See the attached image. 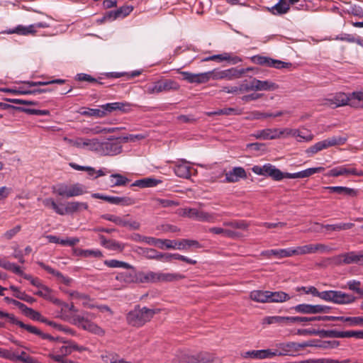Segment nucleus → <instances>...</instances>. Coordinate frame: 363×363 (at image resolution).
<instances>
[{
    "mask_svg": "<svg viewBox=\"0 0 363 363\" xmlns=\"http://www.w3.org/2000/svg\"><path fill=\"white\" fill-rule=\"evenodd\" d=\"M160 309H150L147 307L135 306L126 315L127 323L133 327H141L150 321Z\"/></svg>",
    "mask_w": 363,
    "mask_h": 363,
    "instance_id": "obj_1",
    "label": "nucleus"
},
{
    "mask_svg": "<svg viewBox=\"0 0 363 363\" xmlns=\"http://www.w3.org/2000/svg\"><path fill=\"white\" fill-rule=\"evenodd\" d=\"M185 278V276L179 273H164L155 272L149 271L147 272H139V283H160V282H173Z\"/></svg>",
    "mask_w": 363,
    "mask_h": 363,
    "instance_id": "obj_2",
    "label": "nucleus"
},
{
    "mask_svg": "<svg viewBox=\"0 0 363 363\" xmlns=\"http://www.w3.org/2000/svg\"><path fill=\"white\" fill-rule=\"evenodd\" d=\"M52 189L54 194L67 199L82 196L87 193L85 186L80 183H75L71 185L60 183L53 186Z\"/></svg>",
    "mask_w": 363,
    "mask_h": 363,
    "instance_id": "obj_3",
    "label": "nucleus"
},
{
    "mask_svg": "<svg viewBox=\"0 0 363 363\" xmlns=\"http://www.w3.org/2000/svg\"><path fill=\"white\" fill-rule=\"evenodd\" d=\"M250 67L246 69H238L236 67H232L225 70L213 69L208 72L209 74L208 81L210 79L218 80V79H228L233 80L235 79L240 78L247 72L252 70Z\"/></svg>",
    "mask_w": 363,
    "mask_h": 363,
    "instance_id": "obj_4",
    "label": "nucleus"
},
{
    "mask_svg": "<svg viewBox=\"0 0 363 363\" xmlns=\"http://www.w3.org/2000/svg\"><path fill=\"white\" fill-rule=\"evenodd\" d=\"M179 84L172 79L158 80L152 84H147L145 91L149 94H159L169 91H177L179 89Z\"/></svg>",
    "mask_w": 363,
    "mask_h": 363,
    "instance_id": "obj_5",
    "label": "nucleus"
},
{
    "mask_svg": "<svg viewBox=\"0 0 363 363\" xmlns=\"http://www.w3.org/2000/svg\"><path fill=\"white\" fill-rule=\"evenodd\" d=\"M356 298L352 294H346L342 291H324L323 300L336 304L345 305L353 303Z\"/></svg>",
    "mask_w": 363,
    "mask_h": 363,
    "instance_id": "obj_6",
    "label": "nucleus"
},
{
    "mask_svg": "<svg viewBox=\"0 0 363 363\" xmlns=\"http://www.w3.org/2000/svg\"><path fill=\"white\" fill-rule=\"evenodd\" d=\"M347 140V136H333L324 140L316 143L310 147L306 152L308 154H315L319 151L327 149L332 146L344 145Z\"/></svg>",
    "mask_w": 363,
    "mask_h": 363,
    "instance_id": "obj_7",
    "label": "nucleus"
},
{
    "mask_svg": "<svg viewBox=\"0 0 363 363\" xmlns=\"http://www.w3.org/2000/svg\"><path fill=\"white\" fill-rule=\"evenodd\" d=\"M252 171L257 175L271 177L274 181H281L284 179V172L270 163L262 166L255 165L252 167Z\"/></svg>",
    "mask_w": 363,
    "mask_h": 363,
    "instance_id": "obj_8",
    "label": "nucleus"
},
{
    "mask_svg": "<svg viewBox=\"0 0 363 363\" xmlns=\"http://www.w3.org/2000/svg\"><path fill=\"white\" fill-rule=\"evenodd\" d=\"M70 321L72 324L82 328L85 330H88L95 334H99L101 332H102V329L100 327L89 320H87V317H86L84 312H83L82 314H70Z\"/></svg>",
    "mask_w": 363,
    "mask_h": 363,
    "instance_id": "obj_9",
    "label": "nucleus"
},
{
    "mask_svg": "<svg viewBox=\"0 0 363 363\" xmlns=\"http://www.w3.org/2000/svg\"><path fill=\"white\" fill-rule=\"evenodd\" d=\"M291 248V255H303L307 254H314L316 252H328L331 248L324 244H308L303 246H298L295 248Z\"/></svg>",
    "mask_w": 363,
    "mask_h": 363,
    "instance_id": "obj_10",
    "label": "nucleus"
},
{
    "mask_svg": "<svg viewBox=\"0 0 363 363\" xmlns=\"http://www.w3.org/2000/svg\"><path fill=\"white\" fill-rule=\"evenodd\" d=\"M252 62L262 66L269 67H274L277 69L289 68L291 67V63L283 62L279 60H274L269 57L255 55L251 58Z\"/></svg>",
    "mask_w": 363,
    "mask_h": 363,
    "instance_id": "obj_11",
    "label": "nucleus"
},
{
    "mask_svg": "<svg viewBox=\"0 0 363 363\" xmlns=\"http://www.w3.org/2000/svg\"><path fill=\"white\" fill-rule=\"evenodd\" d=\"M182 215L201 222H213L214 216L208 212L197 209L186 208L182 209Z\"/></svg>",
    "mask_w": 363,
    "mask_h": 363,
    "instance_id": "obj_12",
    "label": "nucleus"
},
{
    "mask_svg": "<svg viewBox=\"0 0 363 363\" xmlns=\"http://www.w3.org/2000/svg\"><path fill=\"white\" fill-rule=\"evenodd\" d=\"M91 196L94 199L104 200L112 204L121 205L123 206H131L135 203V199L128 196H105L99 193L92 194Z\"/></svg>",
    "mask_w": 363,
    "mask_h": 363,
    "instance_id": "obj_13",
    "label": "nucleus"
},
{
    "mask_svg": "<svg viewBox=\"0 0 363 363\" xmlns=\"http://www.w3.org/2000/svg\"><path fill=\"white\" fill-rule=\"evenodd\" d=\"M296 312L303 314H316L321 313H328L330 307L323 305H311L301 303L292 308Z\"/></svg>",
    "mask_w": 363,
    "mask_h": 363,
    "instance_id": "obj_14",
    "label": "nucleus"
},
{
    "mask_svg": "<svg viewBox=\"0 0 363 363\" xmlns=\"http://www.w3.org/2000/svg\"><path fill=\"white\" fill-rule=\"evenodd\" d=\"M48 25L45 23L40 22L34 24H31L28 26L18 25L16 28L9 29L6 31L9 34L16 33L22 35H27L29 34H35L37 31V28H46Z\"/></svg>",
    "mask_w": 363,
    "mask_h": 363,
    "instance_id": "obj_15",
    "label": "nucleus"
},
{
    "mask_svg": "<svg viewBox=\"0 0 363 363\" xmlns=\"http://www.w3.org/2000/svg\"><path fill=\"white\" fill-rule=\"evenodd\" d=\"M337 261L340 264H363V252H356L352 251L341 254L337 257Z\"/></svg>",
    "mask_w": 363,
    "mask_h": 363,
    "instance_id": "obj_16",
    "label": "nucleus"
},
{
    "mask_svg": "<svg viewBox=\"0 0 363 363\" xmlns=\"http://www.w3.org/2000/svg\"><path fill=\"white\" fill-rule=\"evenodd\" d=\"M177 72L183 76V79L188 82L189 83H195L199 84L208 82V75H209V74L208 72L199 74L180 71L179 69H178Z\"/></svg>",
    "mask_w": 363,
    "mask_h": 363,
    "instance_id": "obj_17",
    "label": "nucleus"
},
{
    "mask_svg": "<svg viewBox=\"0 0 363 363\" xmlns=\"http://www.w3.org/2000/svg\"><path fill=\"white\" fill-rule=\"evenodd\" d=\"M121 145L117 142H99L98 152L106 155H116L121 153Z\"/></svg>",
    "mask_w": 363,
    "mask_h": 363,
    "instance_id": "obj_18",
    "label": "nucleus"
},
{
    "mask_svg": "<svg viewBox=\"0 0 363 363\" xmlns=\"http://www.w3.org/2000/svg\"><path fill=\"white\" fill-rule=\"evenodd\" d=\"M71 144L77 148H87L91 151H97L99 141L98 139H87L79 138L75 140H70Z\"/></svg>",
    "mask_w": 363,
    "mask_h": 363,
    "instance_id": "obj_19",
    "label": "nucleus"
},
{
    "mask_svg": "<svg viewBox=\"0 0 363 363\" xmlns=\"http://www.w3.org/2000/svg\"><path fill=\"white\" fill-rule=\"evenodd\" d=\"M101 110L104 112V116L108 113H111L115 111H120L123 113L128 112L130 110V105L128 103L123 102H114L108 103L104 105H101Z\"/></svg>",
    "mask_w": 363,
    "mask_h": 363,
    "instance_id": "obj_20",
    "label": "nucleus"
},
{
    "mask_svg": "<svg viewBox=\"0 0 363 363\" xmlns=\"http://www.w3.org/2000/svg\"><path fill=\"white\" fill-rule=\"evenodd\" d=\"M328 176L339 177L341 175H355L363 176V171L357 170L356 168L347 167L345 166H340L330 169L328 172Z\"/></svg>",
    "mask_w": 363,
    "mask_h": 363,
    "instance_id": "obj_21",
    "label": "nucleus"
},
{
    "mask_svg": "<svg viewBox=\"0 0 363 363\" xmlns=\"http://www.w3.org/2000/svg\"><path fill=\"white\" fill-rule=\"evenodd\" d=\"M38 264L47 272L55 277L59 282L62 283L66 286H70L72 283L73 279L72 278L64 276L60 272L55 270L48 265H46L43 262H38Z\"/></svg>",
    "mask_w": 363,
    "mask_h": 363,
    "instance_id": "obj_22",
    "label": "nucleus"
},
{
    "mask_svg": "<svg viewBox=\"0 0 363 363\" xmlns=\"http://www.w3.org/2000/svg\"><path fill=\"white\" fill-rule=\"evenodd\" d=\"M225 182L228 183L238 182L240 179H246L247 173L243 167H235L225 174Z\"/></svg>",
    "mask_w": 363,
    "mask_h": 363,
    "instance_id": "obj_23",
    "label": "nucleus"
},
{
    "mask_svg": "<svg viewBox=\"0 0 363 363\" xmlns=\"http://www.w3.org/2000/svg\"><path fill=\"white\" fill-rule=\"evenodd\" d=\"M175 174L181 178L188 179L191 176V167L184 160H181L175 163L174 167Z\"/></svg>",
    "mask_w": 363,
    "mask_h": 363,
    "instance_id": "obj_24",
    "label": "nucleus"
},
{
    "mask_svg": "<svg viewBox=\"0 0 363 363\" xmlns=\"http://www.w3.org/2000/svg\"><path fill=\"white\" fill-rule=\"evenodd\" d=\"M89 208L88 203L79 201H69L67 202L65 208H63V216L65 214H73L74 213L80 212L83 210H87Z\"/></svg>",
    "mask_w": 363,
    "mask_h": 363,
    "instance_id": "obj_25",
    "label": "nucleus"
},
{
    "mask_svg": "<svg viewBox=\"0 0 363 363\" xmlns=\"http://www.w3.org/2000/svg\"><path fill=\"white\" fill-rule=\"evenodd\" d=\"M131 271L129 272H124L118 273L116 277V279L121 282H124L127 284L130 283H139L138 280V272L137 273L135 272V268L130 269Z\"/></svg>",
    "mask_w": 363,
    "mask_h": 363,
    "instance_id": "obj_26",
    "label": "nucleus"
},
{
    "mask_svg": "<svg viewBox=\"0 0 363 363\" xmlns=\"http://www.w3.org/2000/svg\"><path fill=\"white\" fill-rule=\"evenodd\" d=\"M201 248L202 245L195 240L182 239L179 240H175L174 250H189L191 247Z\"/></svg>",
    "mask_w": 363,
    "mask_h": 363,
    "instance_id": "obj_27",
    "label": "nucleus"
},
{
    "mask_svg": "<svg viewBox=\"0 0 363 363\" xmlns=\"http://www.w3.org/2000/svg\"><path fill=\"white\" fill-rule=\"evenodd\" d=\"M254 84V91H273L278 89V85L271 81H261L256 78H252Z\"/></svg>",
    "mask_w": 363,
    "mask_h": 363,
    "instance_id": "obj_28",
    "label": "nucleus"
},
{
    "mask_svg": "<svg viewBox=\"0 0 363 363\" xmlns=\"http://www.w3.org/2000/svg\"><path fill=\"white\" fill-rule=\"evenodd\" d=\"M321 228L325 229L326 233L340 232L351 229L354 226L352 223H338L335 224H321Z\"/></svg>",
    "mask_w": 363,
    "mask_h": 363,
    "instance_id": "obj_29",
    "label": "nucleus"
},
{
    "mask_svg": "<svg viewBox=\"0 0 363 363\" xmlns=\"http://www.w3.org/2000/svg\"><path fill=\"white\" fill-rule=\"evenodd\" d=\"M323 189L328 190L330 193L343 196L354 197L357 195V190L346 186H325Z\"/></svg>",
    "mask_w": 363,
    "mask_h": 363,
    "instance_id": "obj_30",
    "label": "nucleus"
},
{
    "mask_svg": "<svg viewBox=\"0 0 363 363\" xmlns=\"http://www.w3.org/2000/svg\"><path fill=\"white\" fill-rule=\"evenodd\" d=\"M261 255L267 258H271L272 256L278 258L289 257H291V248L264 250L261 252Z\"/></svg>",
    "mask_w": 363,
    "mask_h": 363,
    "instance_id": "obj_31",
    "label": "nucleus"
},
{
    "mask_svg": "<svg viewBox=\"0 0 363 363\" xmlns=\"http://www.w3.org/2000/svg\"><path fill=\"white\" fill-rule=\"evenodd\" d=\"M330 104H334L336 107L349 105L350 103V94L347 95L345 93H337L335 96L328 100Z\"/></svg>",
    "mask_w": 363,
    "mask_h": 363,
    "instance_id": "obj_32",
    "label": "nucleus"
},
{
    "mask_svg": "<svg viewBox=\"0 0 363 363\" xmlns=\"http://www.w3.org/2000/svg\"><path fill=\"white\" fill-rule=\"evenodd\" d=\"M273 15H282L288 12L289 10V4L286 0H279L277 4L271 8H267Z\"/></svg>",
    "mask_w": 363,
    "mask_h": 363,
    "instance_id": "obj_33",
    "label": "nucleus"
},
{
    "mask_svg": "<svg viewBox=\"0 0 363 363\" xmlns=\"http://www.w3.org/2000/svg\"><path fill=\"white\" fill-rule=\"evenodd\" d=\"M269 291L255 290L250 292V298L258 303H269Z\"/></svg>",
    "mask_w": 363,
    "mask_h": 363,
    "instance_id": "obj_34",
    "label": "nucleus"
},
{
    "mask_svg": "<svg viewBox=\"0 0 363 363\" xmlns=\"http://www.w3.org/2000/svg\"><path fill=\"white\" fill-rule=\"evenodd\" d=\"M263 324H279L282 325H289V316H267L263 319Z\"/></svg>",
    "mask_w": 363,
    "mask_h": 363,
    "instance_id": "obj_35",
    "label": "nucleus"
},
{
    "mask_svg": "<svg viewBox=\"0 0 363 363\" xmlns=\"http://www.w3.org/2000/svg\"><path fill=\"white\" fill-rule=\"evenodd\" d=\"M213 357L208 353H200L188 357L187 363H213Z\"/></svg>",
    "mask_w": 363,
    "mask_h": 363,
    "instance_id": "obj_36",
    "label": "nucleus"
},
{
    "mask_svg": "<svg viewBox=\"0 0 363 363\" xmlns=\"http://www.w3.org/2000/svg\"><path fill=\"white\" fill-rule=\"evenodd\" d=\"M269 129V135H273L272 139H275L277 138H279L281 135H292L296 136L297 135L296 133H298V130L296 129H289V128H283V129H279V128H268Z\"/></svg>",
    "mask_w": 363,
    "mask_h": 363,
    "instance_id": "obj_37",
    "label": "nucleus"
},
{
    "mask_svg": "<svg viewBox=\"0 0 363 363\" xmlns=\"http://www.w3.org/2000/svg\"><path fill=\"white\" fill-rule=\"evenodd\" d=\"M9 289L13 291V296L16 298L26 301L28 303H33L36 301L35 298L28 295L25 291H20L18 287L13 285H11Z\"/></svg>",
    "mask_w": 363,
    "mask_h": 363,
    "instance_id": "obj_38",
    "label": "nucleus"
},
{
    "mask_svg": "<svg viewBox=\"0 0 363 363\" xmlns=\"http://www.w3.org/2000/svg\"><path fill=\"white\" fill-rule=\"evenodd\" d=\"M269 303H281L289 301L290 296L284 291H269Z\"/></svg>",
    "mask_w": 363,
    "mask_h": 363,
    "instance_id": "obj_39",
    "label": "nucleus"
},
{
    "mask_svg": "<svg viewBox=\"0 0 363 363\" xmlns=\"http://www.w3.org/2000/svg\"><path fill=\"white\" fill-rule=\"evenodd\" d=\"M161 181L155 179L144 178L135 181V182L133 184V186H139L140 188L153 187L156 186Z\"/></svg>",
    "mask_w": 363,
    "mask_h": 363,
    "instance_id": "obj_40",
    "label": "nucleus"
},
{
    "mask_svg": "<svg viewBox=\"0 0 363 363\" xmlns=\"http://www.w3.org/2000/svg\"><path fill=\"white\" fill-rule=\"evenodd\" d=\"M279 347L281 349V351H279L280 356L291 355L292 352H298L297 342H294L281 343Z\"/></svg>",
    "mask_w": 363,
    "mask_h": 363,
    "instance_id": "obj_41",
    "label": "nucleus"
},
{
    "mask_svg": "<svg viewBox=\"0 0 363 363\" xmlns=\"http://www.w3.org/2000/svg\"><path fill=\"white\" fill-rule=\"evenodd\" d=\"M18 272H15L14 274L20 275L23 277L25 279L30 281V284L38 288H41L44 286V284H42L41 281L37 278L33 277L30 274H28L23 272V271L21 269L19 266H18Z\"/></svg>",
    "mask_w": 363,
    "mask_h": 363,
    "instance_id": "obj_42",
    "label": "nucleus"
},
{
    "mask_svg": "<svg viewBox=\"0 0 363 363\" xmlns=\"http://www.w3.org/2000/svg\"><path fill=\"white\" fill-rule=\"evenodd\" d=\"M111 186H125L129 179L120 174H112L110 176Z\"/></svg>",
    "mask_w": 363,
    "mask_h": 363,
    "instance_id": "obj_43",
    "label": "nucleus"
},
{
    "mask_svg": "<svg viewBox=\"0 0 363 363\" xmlns=\"http://www.w3.org/2000/svg\"><path fill=\"white\" fill-rule=\"evenodd\" d=\"M350 103L352 107H359L363 104V91H354L350 94Z\"/></svg>",
    "mask_w": 363,
    "mask_h": 363,
    "instance_id": "obj_44",
    "label": "nucleus"
},
{
    "mask_svg": "<svg viewBox=\"0 0 363 363\" xmlns=\"http://www.w3.org/2000/svg\"><path fill=\"white\" fill-rule=\"evenodd\" d=\"M23 83L26 84L29 88H30V87H33V86H45V85L52 84H62L65 83V79H54V80H51V81H46V82H41V81H39V82L24 81V82H23Z\"/></svg>",
    "mask_w": 363,
    "mask_h": 363,
    "instance_id": "obj_45",
    "label": "nucleus"
},
{
    "mask_svg": "<svg viewBox=\"0 0 363 363\" xmlns=\"http://www.w3.org/2000/svg\"><path fill=\"white\" fill-rule=\"evenodd\" d=\"M101 243L106 248L112 250H122L123 245L113 240H106L104 236L101 237Z\"/></svg>",
    "mask_w": 363,
    "mask_h": 363,
    "instance_id": "obj_46",
    "label": "nucleus"
},
{
    "mask_svg": "<svg viewBox=\"0 0 363 363\" xmlns=\"http://www.w3.org/2000/svg\"><path fill=\"white\" fill-rule=\"evenodd\" d=\"M104 264L111 268L133 269L130 264L117 259L105 260Z\"/></svg>",
    "mask_w": 363,
    "mask_h": 363,
    "instance_id": "obj_47",
    "label": "nucleus"
},
{
    "mask_svg": "<svg viewBox=\"0 0 363 363\" xmlns=\"http://www.w3.org/2000/svg\"><path fill=\"white\" fill-rule=\"evenodd\" d=\"M224 226L231 227L235 229L247 230L249 223L244 220H234L223 223Z\"/></svg>",
    "mask_w": 363,
    "mask_h": 363,
    "instance_id": "obj_48",
    "label": "nucleus"
},
{
    "mask_svg": "<svg viewBox=\"0 0 363 363\" xmlns=\"http://www.w3.org/2000/svg\"><path fill=\"white\" fill-rule=\"evenodd\" d=\"M20 361L23 363H39V361L22 351L19 354L15 353L14 362Z\"/></svg>",
    "mask_w": 363,
    "mask_h": 363,
    "instance_id": "obj_49",
    "label": "nucleus"
},
{
    "mask_svg": "<svg viewBox=\"0 0 363 363\" xmlns=\"http://www.w3.org/2000/svg\"><path fill=\"white\" fill-rule=\"evenodd\" d=\"M139 253L148 259L157 260L159 252L153 248L140 247Z\"/></svg>",
    "mask_w": 363,
    "mask_h": 363,
    "instance_id": "obj_50",
    "label": "nucleus"
},
{
    "mask_svg": "<svg viewBox=\"0 0 363 363\" xmlns=\"http://www.w3.org/2000/svg\"><path fill=\"white\" fill-rule=\"evenodd\" d=\"M174 242L175 240H169V239H155V246L160 248V249H174Z\"/></svg>",
    "mask_w": 363,
    "mask_h": 363,
    "instance_id": "obj_51",
    "label": "nucleus"
},
{
    "mask_svg": "<svg viewBox=\"0 0 363 363\" xmlns=\"http://www.w3.org/2000/svg\"><path fill=\"white\" fill-rule=\"evenodd\" d=\"M345 337H355L357 339H363V330L358 331H338V338Z\"/></svg>",
    "mask_w": 363,
    "mask_h": 363,
    "instance_id": "obj_52",
    "label": "nucleus"
},
{
    "mask_svg": "<svg viewBox=\"0 0 363 363\" xmlns=\"http://www.w3.org/2000/svg\"><path fill=\"white\" fill-rule=\"evenodd\" d=\"M21 328L26 330L28 332L30 333L40 336L42 339L47 340L48 334L43 333L40 330H39L38 328L35 326L27 325L22 323H21Z\"/></svg>",
    "mask_w": 363,
    "mask_h": 363,
    "instance_id": "obj_53",
    "label": "nucleus"
},
{
    "mask_svg": "<svg viewBox=\"0 0 363 363\" xmlns=\"http://www.w3.org/2000/svg\"><path fill=\"white\" fill-rule=\"evenodd\" d=\"M43 203L46 207L52 208L56 213L63 216V208L57 205L52 199H45L43 201Z\"/></svg>",
    "mask_w": 363,
    "mask_h": 363,
    "instance_id": "obj_54",
    "label": "nucleus"
},
{
    "mask_svg": "<svg viewBox=\"0 0 363 363\" xmlns=\"http://www.w3.org/2000/svg\"><path fill=\"white\" fill-rule=\"evenodd\" d=\"M132 11L133 7L131 6H122L117 10L111 11V13L113 16V18L116 19L118 18L127 16Z\"/></svg>",
    "mask_w": 363,
    "mask_h": 363,
    "instance_id": "obj_55",
    "label": "nucleus"
},
{
    "mask_svg": "<svg viewBox=\"0 0 363 363\" xmlns=\"http://www.w3.org/2000/svg\"><path fill=\"white\" fill-rule=\"evenodd\" d=\"M79 113L82 116H95L97 118L104 117V111L101 110V106L99 108H88L87 110L80 111Z\"/></svg>",
    "mask_w": 363,
    "mask_h": 363,
    "instance_id": "obj_56",
    "label": "nucleus"
},
{
    "mask_svg": "<svg viewBox=\"0 0 363 363\" xmlns=\"http://www.w3.org/2000/svg\"><path fill=\"white\" fill-rule=\"evenodd\" d=\"M132 239L135 242H145L148 245L155 246L156 238L143 236L140 234L136 233L132 236Z\"/></svg>",
    "mask_w": 363,
    "mask_h": 363,
    "instance_id": "obj_57",
    "label": "nucleus"
},
{
    "mask_svg": "<svg viewBox=\"0 0 363 363\" xmlns=\"http://www.w3.org/2000/svg\"><path fill=\"white\" fill-rule=\"evenodd\" d=\"M223 61H226L230 65H236L241 62L242 60L239 56L235 55L233 53L223 52Z\"/></svg>",
    "mask_w": 363,
    "mask_h": 363,
    "instance_id": "obj_58",
    "label": "nucleus"
},
{
    "mask_svg": "<svg viewBox=\"0 0 363 363\" xmlns=\"http://www.w3.org/2000/svg\"><path fill=\"white\" fill-rule=\"evenodd\" d=\"M78 255L84 257H102L103 254L99 250H80Z\"/></svg>",
    "mask_w": 363,
    "mask_h": 363,
    "instance_id": "obj_59",
    "label": "nucleus"
},
{
    "mask_svg": "<svg viewBox=\"0 0 363 363\" xmlns=\"http://www.w3.org/2000/svg\"><path fill=\"white\" fill-rule=\"evenodd\" d=\"M299 290H302L305 292L306 294H312L313 296L319 297L320 298L323 299L324 291H318V289L315 286H309V287H305L302 286Z\"/></svg>",
    "mask_w": 363,
    "mask_h": 363,
    "instance_id": "obj_60",
    "label": "nucleus"
},
{
    "mask_svg": "<svg viewBox=\"0 0 363 363\" xmlns=\"http://www.w3.org/2000/svg\"><path fill=\"white\" fill-rule=\"evenodd\" d=\"M101 218L104 220L111 221L119 226H122L123 224H124L123 223L124 218H123L120 216H118L113 215V214H104L101 216Z\"/></svg>",
    "mask_w": 363,
    "mask_h": 363,
    "instance_id": "obj_61",
    "label": "nucleus"
},
{
    "mask_svg": "<svg viewBox=\"0 0 363 363\" xmlns=\"http://www.w3.org/2000/svg\"><path fill=\"white\" fill-rule=\"evenodd\" d=\"M51 289L48 287L47 286L44 285L40 289L35 292H34V294L43 297L45 299L51 300Z\"/></svg>",
    "mask_w": 363,
    "mask_h": 363,
    "instance_id": "obj_62",
    "label": "nucleus"
},
{
    "mask_svg": "<svg viewBox=\"0 0 363 363\" xmlns=\"http://www.w3.org/2000/svg\"><path fill=\"white\" fill-rule=\"evenodd\" d=\"M0 267L6 270L12 272L13 273L18 272V265L9 261L0 258Z\"/></svg>",
    "mask_w": 363,
    "mask_h": 363,
    "instance_id": "obj_63",
    "label": "nucleus"
},
{
    "mask_svg": "<svg viewBox=\"0 0 363 363\" xmlns=\"http://www.w3.org/2000/svg\"><path fill=\"white\" fill-rule=\"evenodd\" d=\"M155 202L157 206L163 208L174 207L179 205V203L175 201L163 199H157Z\"/></svg>",
    "mask_w": 363,
    "mask_h": 363,
    "instance_id": "obj_64",
    "label": "nucleus"
}]
</instances>
